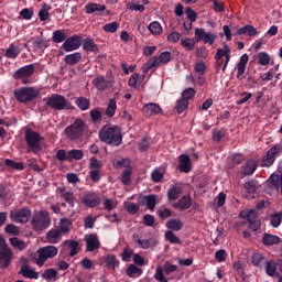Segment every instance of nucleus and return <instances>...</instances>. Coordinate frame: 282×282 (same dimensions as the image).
<instances>
[{
    "instance_id": "1",
    "label": "nucleus",
    "mask_w": 282,
    "mask_h": 282,
    "mask_svg": "<svg viewBox=\"0 0 282 282\" xmlns=\"http://www.w3.org/2000/svg\"><path fill=\"white\" fill-rule=\"evenodd\" d=\"M99 140L111 147L122 144V130L118 126H104L99 131Z\"/></svg>"
},
{
    "instance_id": "2",
    "label": "nucleus",
    "mask_w": 282,
    "mask_h": 282,
    "mask_svg": "<svg viewBox=\"0 0 282 282\" xmlns=\"http://www.w3.org/2000/svg\"><path fill=\"white\" fill-rule=\"evenodd\" d=\"M52 224V217H50V212L40 210L33 214L31 219V226L36 232L47 230Z\"/></svg>"
},
{
    "instance_id": "3",
    "label": "nucleus",
    "mask_w": 282,
    "mask_h": 282,
    "mask_svg": "<svg viewBox=\"0 0 282 282\" xmlns=\"http://www.w3.org/2000/svg\"><path fill=\"white\" fill-rule=\"evenodd\" d=\"M13 96L18 102L28 105V102H32V100H36L41 96V90L34 87H21L13 91Z\"/></svg>"
},
{
    "instance_id": "4",
    "label": "nucleus",
    "mask_w": 282,
    "mask_h": 282,
    "mask_svg": "<svg viewBox=\"0 0 282 282\" xmlns=\"http://www.w3.org/2000/svg\"><path fill=\"white\" fill-rule=\"evenodd\" d=\"M87 131V123L83 119H76L70 126L66 127L64 130L65 135L68 140H80Z\"/></svg>"
},
{
    "instance_id": "5",
    "label": "nucleus",
    "mask_w": 282,
    "mask_h": 282,
    "mask_svg": "<svg viewBox=\"0 0 282 282\" xmlns=\"http://www.w3.org/2000/svg\"><path fill=\"white\" fill-rule=\"evenodd\" d=\"M43 101L51 109H55V111H63L64 109H72V102L65 98L63 95L53 94L51 97H46Z\"/></svg>"
},
{
    "instance_id": "6",
    "label": "nucleus",
    "mask_w": 282,
    "mask_h": 282,
    "mask_svg": "<svg viewBox=\"0 0 282 282\" xmlns=\"http://www.w3.org/2000/svg\"><path fill=\"white\" fill-rule=\"evenodd\" d=\"M282 153V142L272 144L262 158L260 166L262 169H270L276 162V158Z\"/></svg>"
},
{
    "instance_id": "7",
    "label": "nucleus",
    "mask_w": 282,
    "mask_h": 282,
    "mask_svg": "<svg viewBox=\"0 0 282 282\" xmlns=\"http://www.w3.org/2000/svg\"><path fill=\"white\" fill-rule=\"evenodd\" d=\"M24 140L26 142V147H29L32 153H41V142H43V137H41L39 132L28 129L25 131Z\"/></svg>"
},
{
    "instance_id": "8",
    "label": "nucleus",
    "mask_w": 282,
    "mask_h": 282,
    "mask_svg": "<svg viewBox=\"0 0 282 282\" xmlns=\"http://www.w3.org/2000/svg\"><path fill=\"white\" fill-rule=\"evenodd\" d=\"M58 254V248L54 246L42 247L37 250V259L35 260L39 268H43L47 259H54Z\"/></svg>"
},
{
    "instance_id": "9",
    "label": "nucleus",
    "mask_w": 282,
    "mask_h": 282,
    "mask_svg": "<svg viewBox=\"0 0 282 282\" xmlns=\"http://www.w3.org/2000/svg\"><path fill=\"white\" fill-rule=\"evenodd\" d=\"M194 39L196 43H204L205 45H215V41L217 40V34L213 32H206L204 28H195L194 30Z\"/></svg>"
},
{
    "instance_id": "10",
    "label": "nucleus",
    "mask_w": 282,
    "mask_h": 282,
    "mask_svg": "<svg viewBox=\"0 0 282 282\" xmlns=\"http://www.w3.org/2000/svg\"><path fill=\"white\" fill-rule=\"evenodd\" d=\"M171 272H177V265L166 261L163 267H156L154 279L159 282H169L166 276H169ZM164 274H166V276H164Z\"/></svg>"
},
{
    "instance_id": "11",
    "label": "nucleus",
    "mask_w": 282,
    "mask_h": 282,
    "mask_svg": "<svg viewBox=\"0 0 282 282\" xmlns=\"http://www.w3.org/2000/svg\"><path fill=\"white\" fill-rule=\"evenodd\" d=\"M30 217H32V210L28 207L10 212V219L15 224H28V221H30Z\"/></svg>"
},
{
    "instance_id": "12",
    "label": "nucleus",
    "mask_w": 282,
    "mask_h": 282,
    "mask_svg": "<svg viewBox=\"0 0 282 282\" xmlns=\"http://www.w3.org/2000/svg\"><path fill=\"white\" fill-rule=\"evenodd\" d=\"M31 76H34V64L22 66L13 74V78L22 80L23 85H28V78Z\"/></svg>"
},
{
    "instance_id": "13",
    "label": "nucleus",
    "mask_w": 282,
    "mask_h": 282,
    "mask_svg": "<svg viewBox=\"0 0 282 282\" xmlns=\"http://www.w3.org/2000/svg\"><path fill=\"white\" fill-rule=\"evenodd\" d=\"M80 45H83V37H80V35H73L65 40L62 50H64V52H75V50L80 48Z\"/></svg>"
},
{
    "instance_id": "14",
    "label": "nucleus",
    "mask_w": 282,
    "mask_h": 282,
    "mask_svg": "<svg viewBox=\"0 0 282 282\" xmlns=\"http://www.w3.org/2000/svg\"><path fill=\"white\" fill-rule=\"evenodd\" d=\"M230 54L231 50L228 44H224L223 48H218L216 54H215V61H221L225 56V63L223 65V72H226V67H228V64L230 63Z\"/></svg>"
},
{
    "instance_id": "15",
    "label": "nucleus",
    "mask_w": 282,
    "mask_h": 282,
    "mask_svg": "<svg viewBox=\"0 0 282 282\" xmlns=\"http://www.w3.org/2000/svg\"><path fill=\"white\" fill-rule=\"evenodd\" d=\"M193 206V198H191V195H183L177 202L172 204V207L175 208V210H188Z\"/></svg>"
},
{
    "instance_id": "16",
    "label": "nucleus",
    "mask_w": 282,
    "mask_h": 282,
    "mask_svg": "<svg viewBox=\"0 0 282 282\" xmlns=\"http://www.w3.org/2000/svg\"><path fill=\"white\" fill-rule=\"evenodd\" d=\"M12 249H10V247L0 249V268H10V263H12Z\"/></svg>"
},
{
    "instance_id": "17",
    "label": "nucleus",
    "mask_w": 282,
    "mask_h": 282,
    "mask_svg": "<svg viewBox=\"0 0 282 282\" xmlns=\"http://www.w3.org/2000/svg\"><path fill=\"white\" fill-rule=\"evenodd\" d=\"M259 215L257 214V210L254 209H250L249 210V216L247 217V221H248V228L250 230H253V232H257V230H259V228H261V223H259Z\"/></svg>"
},
{
    "instance_id": "18",
    "label": "nucleus",
    "mask_w": 282,
    "mask_h": 282,
    "mask_svg": "<svg viewBox=\"0 0 282 282\" xmlns=\"http://www.w3.org/2000/svg\"><path fill=\"white\" fill-rule=\"evenodd\" d=\"M86 250L87 252H95V250H100V239H98V235L90 234L88 238H86Z\"/></svg>"
},
{
    "instance_id": "19",
    "label": "nucleus",
    "mask_w": 282,
    "mask_h": 282,
    "mask_svg": "<svg viewBox=\"0 0 282 282\" xmlns=\"http://www.w3.org/2000/svg\"><path fill=\"white\" fill-rule=\"evenodd\" d=\"M248 61H249V57L247 53L240 56V59L236 65L238 80H243V74H246V67L248 65Z\"/></svg>"
},
{
    "instance_id": "20",
    "label": "nucleus",
    "mask_w": 282,
    "mask_h": 282,
    "mask_svg": "<svg viewBox=\"0 0 282 282\" xmlns=\"http://www.w3.org/2000/svg\"><path fill=\"white\" fill-rule=\"evenodd\" d=\"M158 202V196L155 194L145 195L139 198L140 206H147L149 210H155V204Z\"/></svg>"
},
{
    "instance_id": "21",
    "label": "nucleus",
    "mask_w": 282,
    "mask_h": 282,
    "mask_svg": "<svg viewBox=\"0 0 282 282\" xmlns=\"http://www.w3.org/2000/svg\"><path fill=\"white\" fill-rule=\"evenodd\" d=\"M191 158L187 154H181L178 156V171H181V173H191Z\"/></svg>"
},
{
    "instance_id": "22",
    "label": "nucleus",
    "mask_w": 282,
    "mask_h": 282,
    "mask_svg": "<svg viewBox=\"0 0 282 282\" xmlns=\"http://www.w3.org/2000/svg\"><path fill=\"white\" fill-rule=\"evenodd\" d=\"M83 204L88 208H96V206H100V197L96 196V194H87L82 198Z\"/></svg>"
},
{
    "instance_id": "23",
    "label": "nucleus",
    "mask_w": 282,
    "mask_h": 282,
    "mask_svg": "<svg viewBox=\"0 0 282 282\" xmlns=\"http://www.w3.org/2000/svg\"><path fill=\"white\" fill-rule=\"evenodd\" d=\"M259 164H257V160L249 159L243 166H241L242 175H254V171H257Z\"/></svg>"
},
{
    "instance_id": "24",
    "label": "nucleus",
    "mask_w": 282,
    "mask_h": 282,
    "mask_svg": "<svg viewBox=\"0 0 282 282\" xmlns=\"http://www.w3.org/2000/svg\"><path fill=\"white\" fill-rule=\"evenodd\" d=\"M83 61V54L79 52H75L73 54H68L64 57L65 65H68V67H74L75 65H78Z\"/></svg>"
},
{
    "instance_id": "25",
    "label": "nucleus",
    "mask_w": 282,
    "mask_h": 282,
    "mask_svg": "<svg viewBox=\"0 0 282 282\" xmlns=\"http://www.w3.org/2000/svg\"><path fill=\"white\" fill-rule=\"evenodd\" d=\"M172 54L169 51L162 52L160 56L152 57L154 63L156 64V67H160V65H169L171 63Z\"/></svg>"
},
{
    "instance_id": "26",
    "label": "nucleus",
    "mask_w": 282,
    "mask_h": 282,
    "mask_svg": "<svg viewBox=\"0 0 282 282\" xmlns=\"http://www.w3.org/2000/svg\"><path fill=\"white\" fill-rule=\"evenodd\" d=\"M61 239H63V234L59 230H57L56 228L50 229L46 232V241L48 243H58L61 241Z\"/></svg>"
},
{
    "instance_id": "27",
    "label": "nucleus",
    "mask_w": 282,
    "mask_h": 282,
    "mask_svg": "<svg viewBox=\"0 0 282 282\" xmlns=\"http://www.w3.org/2000/svg\"><path fill=\"white\" fill-rule=\"evenodd\" d=\"M142 111L145 116H158L162 113V108L158 104H147L143 106Z\"/></svg>"
},
{
    "instance_id": "28",
    "label": "nucleus",
    "mask_w": 282,
    "mask_h": 282,
    "mask_svg": "<svg viewBox=\"0 0 282 282\" xmlns=\"http://www.w3.org/2000/svg\"><path fill=\"white\" fill-rule=\"evenodd\" d=\"M86 14H98V12H105L107 6L100 3H88L85 6Z\"/></svg>"
},
{
    "instance_id": "29",
    "label": "nucleus",
    "mask_w": 282,
    "mask_h": 282,
    "mask_svg": "<svg viewBox=\"0 0 282 282\" xmlns=\"http://www.w3.org/2000/svg\"><path fill=\"white\" fill-rule=\"evenodd\" d=\"M262 243L263 246L270 247V246H276V243H281V238L276 235L272 234H263L262 237Z\"/></svg>"
},
{
    "instance_id": "30",
    "label": "nucleus",
    "mask_w": 282,
    "mask_h": 282,
    "mask_svg": "<svg viewBox=\"0 0 282 282\" xmlns=\"http://www.w3.org/2000/svg\"><path fill=\"white\" fill-rule=\"evenodd\" d=\"M20 274H22L24 279H39V272L34 271L29 264H23L21 267Z\"/></svg>"
},
{
    "instance_id": "31",
    "label": "nucleus",
    "mask_w": 282,
    "mask_h": 282,
    "mask_svg": "<svg viewBox=\"0 0 282 282\" xmlns=\"http://www.w3.org/2000/svg\"><path fill=\"white\" fill-rule=\"evenodd\" d=\"M182 186L172 185L167 191V199L169 202H175V199H180V195H182Z\"/></svg>"
},
{
    "instance_id": "32",
    "label": "nucleus",
    "mask_w": 282,
    "mask_h": 282,
    "mask_svg": "<svg viewBox=\"0 0 282 282\" xmlns=\"http://www.w3.org/2000/svg\"><path fill=\"white\" fill-rule=\"evenodd\" d=\"M237 34H239V36H257V34H259V32L257 31V29L250 24H247L240 29H238Z\"/></svg>"
},
{
    "instance_id": "33",
    "label": "nucleus",
    "mask_w": 282,
    "mask_h": 282,
    "mask_svg": "<svg viewBox=\"0 0 282 282\" xmlns=\"http://www.w3.org/2000/svg\"><path fill=\"white\" fill-rule=\"evenodd\" d=\"M4 166L9 169V171H24L25 165L23 162H15L14 160L11 159H6L4 160Z\"/></svg>"
},
{
    "instance_id": "34",
    "label": "nucleus",
    "mask_w": 282,
    "mask_h": 282,
    "mask_svg": "<svg viewBox=\"0 0 282 282\" xmlns=\"http://www.w3.org/2000/svg\"><path fill=\"white\" fill-rule=\"evenodd\" d=\"M252 263L256 268H259L260 270H262V268L265 265V263H268V259L265 257H263L262 253H253L251 257Z\"/></svg>"
},
{
    "instance_id": "35",
    "label": "nucleus",
    "mask_w": 282,
    "mask_h": 282,
    "mask_svg": "<svg viewBox=\"0 0 282 282\" xmlns=\"http://www.w3.org/2000/svg\"><path fill=\"white\" fill-rule=\"evenodd\" d=\"M268 184L270 185L271 188L279 191L281 188V184H282V175L271 174L268 180Z\"/></svg>"
},
{
    "instance_id": "36",
    "label": "nucleus",
    "mask_w": 282,
    "mask_h": 282,
    "mask_svg": "<svg viewBox=\"0 0 282 282\" xmlns=\"http://www.w3.org/2000/svg\"><path fill=\"white\" fill-rule=\"evenodd\" d=\"M83 50L85 52H99L100 51V48L98 47V44H96V42H94V40H91L89 37L84 40Z\"/></svg>"
},
{
    "instance_id": "37",
    "label": "nucleus",
    "mask_w": 282,
    "mask_h": 282,
    "mask_svg": "<svg viewBox=\"0 0 282 282\" xmlns=\"http://www.w3.org/2000/svg\"><path fill=\"white\" fill-rule=\"evenodd\" d=\"M20 54L21 47H19V45L10 44L6 50L4 56H7V58H17Z\"/></svg>"
},
{
    "instance_id": "38",
    "label": "nucleus",
    "mask_w": 282,
    "mask_h": 282,
    "mask_svg": "<svg viewBox=\"0 0 282 282\" xmlns=\"http://www.w3.org/2000/svg\"><path fill=\"white\" fill-rule=\"evenodd\" d=\"M69 226H72V220L67 218H61L58 223V228H56L62 235H67L69 232Z\"/></svg>"
},
{
    "instance_id": "39",
    "label": "nucleus",
    "mask_w": 282,
    "mask_h": 282,
    "mask_svg": "<svg viewBox=\"0 0 282 282\" xmlns=\"http://www.w3.org/2000/svg\"><path fill=\"white\" fill-rule=\"evenodd\" d=\"M50 10H52V6L44 3L39 11L40 21H50Z\"/></svg>"
},
{
    "instance_id": "40",
    "label": "nucleus",
    "mask_w": 282,
    "mask_h": 282,
    "mask_svg": "<svg viewBox=\"0 0 282 282\" xmlns=\"http://www.w3.org/2000/svg\"><path fill=\"white\" fill-rule=\"evenodd\" d=\"M131 175H133V167H127L121 173V182L124 186L131 185Z\"/></svg>"
},
{
    "instance_id": "41",
    "label": "nucleus",
    "mask_w": 282,
    "mask_h": 282,
    "mask_svg": "<svg viewBox=\"0 0 282 282\" xmlns=\"http://www.w3.org/2000/svg\"><path fill=\"white\" fill-rule=\"evenodd\" d=\"M93 84L96 87V89H98V91H105V89H107V87H108L107 79H105L104 76L96 77L93 80Z\"/></svg>"
},
{
    "instance_id": "42",
    "label": "nucleus",
    "mask_w": 282,
    "mask_h": 282,
    "mask_svg": "<svg viewBox=\"0 0 282 282\" xmlns=\"http://www.w3.org/2000/svg\"><path fill=\"white\" fill-rule=\"evenodd\" d=\"M195 43H197V41L191 37L181 40V45L185 48V52H193V50H195Z\"/></svg>"
},
{
    "instance_id": "43",
    "label": "nucleus",
    "mask_w": 282,
    "mask_h": 282,
    "mask_svg": "<svg viewBox=\"0 0 282 282\" xmlns=\"http://www.w3.org/2000/svg\"><path fill=\"white\" fill-rule=\"evenodd\" d=\"M75 105L80 109V111H87L89 109L91 101L85 97H78L75 99Z\"/></svg>"
},
{
    "instance_id": "44",
    "label": "nucleus",
    "mask_w": 282,
    "mask_h": 282,
    "mask_svg": "<svg viewBox=\"0 0 282 282\" xmlns=\"http://www.w3.org/2000/svg\"><path fill=\"white\" fill-rule=\"evenodd\" d=\"M183 226L184 225L181 223V220L175 218L166 223V228H169V230H172L173 232H180Z\"/></svg>"
},
{
    "instance_id": "45",
    "label": "nucleus",
    "mask_w": 282,
    "mask_h": 282,
    "mask_svg": "<svg viewBox=\"0 0 282 282\" xmlns=\"http://www.w3.org/2000/svg\"><path fill=\"white\" fill-rule=\"evenodd\" d=\"M116 109H118V104L113 98L109 99L106 108V116H108V118H113L116 116Z\"/></svg>"
},
{
    "instance_id": "46",
    "label": "nucleus",
    "mask_w": 282,
    "mask_h": 282,
    "mask_svg": "<svg viewBox=\"0 0 282 282\" xmlns=\"http://www.w3.org/2000/svg\"><path fill=\"white\" fill-rule=\"evenodd\" d=\"M64 246H68V248H70L69 257H76V254H78V246H80L78 241L65 240Z\"/></svg>"
},
{
    "instance_id": "47",
    "label": "nucleus",
    "mask_w": 282,
    "mask_h": 282,
    "mask_svg": "<svg viewBox=\"0 0 282 282\" xmlns=\"http://www.w3.org/2000/svg\"><path fill=\"white\" fill-rule=\"evenodd\" d=\"M53 43H63L67 41V35L65 34L64 30H56L53 32L52 36Z\"/></svg>"
},
{
    "instance_id": "48",
    "label": "nucleus",
    "mask_w": 282,
    "mask_h": 282,
    "mask_svg": "<svg viewBox=\"0 0 282 282\" xmlns=\"http://www.w3.org/2000/svg\"><path fill=\"white\" fill-rule=\"evenodd\" d=\"M132 239L135 243H138V246L140 248H142L143 250H149V248H151V241H149L148 239H141L139 235L134 234L132 236Z\"/></svg>"
},
{
    "instance_id": "49",
    "label": "nucleus",
    "mask_w": 282,
    "mask_h": 282,
    "mask_svg": "<svg viewBox=\"0 0 282 282\" xmlns=\"http://www.w3.org/2000/svg\"><path fill=\"white\" fill-rule=\"evenodd\" d=\"M84 155L85 154L83 153V150H76V149L69 150L68 162H74V160L76 161L83 160Z\"/></svg>"
},
{
    "instance_id": "50",
    "label": "nucleus",
    "mask_w": 282,
    "mask_h": 282,
    "mask_svg": "<svg viewBox=\"0 0 282 282\" xmlns=\"http://www.w3.org/2000/svg\"><path fill=\"white\" fill-rule=\"evenodd\" d=\"M282 223V213L281 212H276L273 213L270 217V224L273 228H279L281 226Z\"/></svg>"
},
{
    "instance_id": "51",
    "label": "nucleus",
    "mask_w": 282,
    "mask_h": 282,
    "mask_svg": "<svg viewBox=\"0 0 282 282\" xmlns=\"http://www.w3.org/2000/svg\"><path fill=\"white\" fill-rule=\"evenodd\" d=\"M12 248H15V250H25L28 248V245L23 240H20L17 237L10 238L9 239Z\"/></svg>"
},
{
    "instance_id": "52",
    "label": "nucleus",
    "mask_w": 282,
    "mask_h": 282,
    "mask_svg": "<svg viewBox=\"0 0 282 282\" xmlns=\"http://www.w3.org/2000/svg\"><path fill=\"white\" fill-rule=\"evenodd\" d=\"M61 197L68 204L70 208H74V193L65 192V189H61Z\"/></svg>"
},
{
    "instance_id": "53",
    "label": "nucleus",
    "mask_w": 282,
    "mask_h": 282,
    "mask_svg": "<svg viewBox=\"0 0 282 282\" xmlns=\"http://www.w3.org/2000/svg\"><path fill=\"white\" fill-rule=\"evenodd\" d=\"M105 264L108 270H116V265H118V259L113 254H108L106 257Z\"/></svg>"
},
{
    "instance_id": "54",
    "label": "nucleus",
    "mask_w": 282,
    "mask_h": 282,
    "mask_svg": "<svg viewBox=\"0 0 282 282\" xmlns=\"http://www.w3.org/2000/svg\"><path fill=\"white\" fill-rule=\"evenodd\" d=\"M265 265V272L268 276H275L276 275V263L274 261H268L264 264Z\"/></svg>"
},
{
    "instance_id": "55",
    "label": "nucleus",
    "mask_w": 282,
    "mask_h": 282,
    "mask_svg": "<svg viewBox=\"0 0 282 282\" xmlns=\"http://www.w3.org/2000/svg\"><path fill=\"white\" fill-rule=\"evenodd\" d=\"M118 28H120V23L118 22H110L102 26L104 32H108L109 34H115L118 32Z\"/></svg>"
},
{
    "instance_id": "56",
    "label": "nucleus",
    "mask_w": 282,
    "mask_h": 282,
    "mask_svg": "<svg viewBox=\"0 0 282 282\" xmlns=\"http://www.w3.org/2000/svg\"><path fill=\"white\" fill-rule=\"evenodd\" d=\"M56 276H58L56 269H46L42 274V279L45 281H52V279H56Z\"/></svg>"
},
{
    "instance_id": "57",
    "label": "nucleus",
    "mask_w": 282,
    "mask_h": 282,
    "mask_svg": "<svg viewBox=\"0 0 282 282\" xmlns=\"http://www.w3.org/2000/svg\"><path fill=\"white\" fill-rule=\"evenodd\" d=\"M140 75L138 73H133L129 80L128 84L130 87H133V89H140Z\"/></svg>"
},
{
    "instance_id": "58",
    "label": "nucleus",
    "mask_w": 282,
    "mask_h": 282,
    "mask_svg": "<svg viewBox=\"0 0 282 282\" xmlns=\"http://www.w3.org/2000/svg\"><path fill=\"white\" fill-rule=\"evenodd\" d=\"M270 55L265 52H261L258 54V63L259 65H262L263 67H265V65H270Z\"/></svg>"
},
{
    "instance_id": "59",
    "label": "nucleus",
    "mask_w": 282,
    "mask_h": 282,
    "mask_svg": "<svg viewBox=\"0 0 282 282\" xmlns=\"http://www.w3.org/2000/svg\"><path fill=\"white\" fill-rule=\"evenodd\" d=\"M257 184H258L257 181L251 180L249 182H246L243 186L247 193H249L250 195H253V193H257Z\"/></svg>"
},
{
    "instance_id": "60",
    "label": "nucleus",
    "mask_w": 282,
    "mask_h": 282,
    "mask_svg": "<svg viewBox=\"0 0 282 282\" xmlns=\"http://www.w3.org/2000/svg\"><path fill=\"white\" fill-rule=\"evenodd\" d=\"M148 29L151 34H162V24L158 21L151 22Z\"/></svg>"
},
{
    "instance_id": "61",
    "label": "nucleus",
    "mask_w": 282,
    "mask_h": 282,
    "mask_svg": "<svg viewBox=\"0 0 282 282\" xmlns=\"http://www.w3.org/2000/svg\"><path fill=\"white\" fill-rule=\"evenodd\" d=\"M188 109V101L186 99H178L176 101V111L177 113H184Z\"/></svg>"
},
{
    "instance_id": "62",
    "label": "nucleus",
    "mask_w": 282,
    "mask_h": 282,
    "mask_svg": "<svg viewBox=\"0 0 282 282\" xmlns=\"http://www.w3.org/2000/svg\"><path fill=\"white\" fill-rule=\"evenodd\" d=\"M126 273L128 276H133V274H138V276H140L142 274V269L138 268L135 264H130L127 268Z\"/></svg>"
},
{
    "instance_id": "63",
    "label": "nucleus",
    "mask_w": 282,
    "mask_h": 282,
    "mask_svg": "<svg viewBox=\"0 0 282 282\" xmlns=\"http://www.w3.org/2000/svg\"><path fill=\"white\" fill-rule=\"evenodd\" d=\"M195 89L194 88H186L183 93H182V99L186 100L188 102V100L195 98Z\"/></svg>"
},
{
    "instance_id": "64",
    "label": "nucleus",
    "mask_w": 282,
    "mask_h": 282,
    "mask_svg": "<svg viewBox=\"0 0 282 282\" xmlns=\"http://www.w3.org/2000/svg\"><path fill=\"white\" fill-rule=\"evenodd\" d=\"M165 239L170 243H177V245L182 243V240L177 236H175V234H173V231H166Z\"/></svg>"
}]
</instances>
